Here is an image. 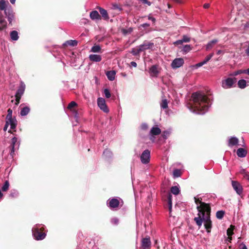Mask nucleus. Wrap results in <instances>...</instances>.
<instances>
[{
	"label": "nucleus",
	"instance_id": "nucleus-28",
	"mask_svg": "<svg viewBox=\"0 0 249 249\" xmlns=\"http://www.w3.org/2000/svg\"><path fill=\"white\" fill-rule=\"evenodd\" d=\"M98 9L103 18L105 19H108L109 17L107 11L101 7H99Z\"/></svg>",
	"mask_w": 249,
	"mask_h": 249
},
{
	"label": "nucleus",
	"instance_id": "nucleus-64",
	"mask_svg": "<svg viewBox=\"0 0 249 249\" xmlns=\"http://www.w3.org/2000/svg\"><path fill=\"white\" fill-rule=\"evenodd\" d=\"M244 72H245V73H247L249 75V68L247 70H244Z\"/></svg>",
	"mask_w": 249,
	"mask_h": 249
},
{
	"label": "nucleus",
	"instance_id": "nucleus-26",
	"mask_svg": "<svg viewBox=\"0 0 249 249\" xmlns=\"http://www.w3.org/2000/svg\"><path fill=\"white\" fill-rule=\"evenodd\" d=\"M90 18L92 20L100 19V16L97 11H92L90 13Z\"/></svg>",
	"mask_w": 249,
	"mask_h": 249
},
{
	"label": "nucleus",
	"instance_id": "nucleus-12",
	"mask_svg": "<svg viewBox=\"0 0 249 249\" xmlns=\"http://www.w3.org/2000/svg\"><path fill=\"white\" fill-rule=\"evenodd\" d=\"M19 146V143L18 142V139L14 137L12 139V143H11V150L10 154L13 157L15 150L16 149L18 148Z\"/></svg>",
	"mask_w": 249,
	"mask_h": 249
},
{
	"label": "nucleus",
	"instance_id": "nucleus-46",
	"mask_svg": "<svg viewBox=\"0 0 249 249\" xmlns=\"http://www.w3.org/2000/svg\"><path fill=\"white\" fill-rule=\"evenodd\" d=\"M213 56V53H211L209 54L208 55H207L203 60L204 61V63L206 64Z\"/></svg>",
	"mask_w": 249,
	"mask_h": 249
},
{
	"label": "nucleus",
	"instance_id": "nucleus-13",
	"mask_svg": "<svg viewBox=\"0 0 249 249\" xmlns=\"http://www.w3.org/2000/svg\"><path fill=\"white\" fill-rule=\"evenodd\" d=\"M153 46V43L145 41L143 42V44L139 45L138 47L140 48V50L143 52L145 50L152 48Z\"/></svg>",
	"mask_w": 249,
	"mask_h": 249
},
{
	"label": "nucleus",
	"instance_id": "nucleus-56",
	"mask_svg": "<svg viewBox=\"0 0 249 249\" xmlns=\"http://www.w3.org/2000/svg\"><path fill=\"white\" fill-rule=\"evenodd\" d=\"M244 73V70H239L237 71H236L234 72V75H237L239 74H241V73Z\"/></svg>",
	"mask_w": 249,
	"mask_h": 249
},
{
	"label": "nucleus",
	"instance_id": "nucleus-57",
	"mask_svg": "<svg viewBox=\"0 0 249 249\" xmlns=\"http://www.w3.org/2000/svg\"><path fill=\"white\" fill-rule=\"evenodd\" d=\"M210 6V4L209 3H205L203 5V7L205 9H207V8H209Z\"/></svg>",
	"mask_w": 249,
	"mask_h": 249
},
{
	"label": "nucleus",
	"instance_id": "nucleus-44",
	"mask_svg": "<svg viewBox=\"0 0 249 249\" xmlns=\"http://www.w3.org/2000/svg\"><path fill=\"white\" fill-rule=\"evenodd\" d=\"M241 173L243 175L244 178L249 180V174L245 170H242Z\"/></svg>",
	"mask_w": 249,
	"mask_h": 249
},
{
	"label": "nucleus",
	"instance_id": "nucleus-55",
	"mask_svg": "<svg viewBox=\"0 0 249 249\" xmlns=\"http://www.w3.org/2000/svg\"><path fill=\"white\" fill-rule=\"evenodd\" d=\"M141 127L142 129L145 130L148 128L147 124H142L141 125Z\"/></svg>",
	"mask_w": 249,
	"mask_h": 249
},
{
	"label": "nucleus",
	"instance_id": "nucleus-27",
	"mask_svg": "<svg viewBox=\"0 0 249 249\" xmlns=\"http://www.w3.org/2000/svg\"><path fill=\"white\" fill-rule=\"evenodd\" d=\"M161 133L160 129L158 127H153L150 132L151 135H158Z\"/></svg>",
	"mask_w": 249,
	"mask_h": 249
},
{
	"label": "nucleus",
	"instance_id": "nucleus-42",
	"mask_svg": "<svg viewBox=\"0 0 249 249\" xmlns=\"http://www.w3.org/2000/svg\"><path fill=\"white\" fill-rule=\"evenodd\" d=\"M171 134V131L170 130H166L163 132L162 134V136L164 139H167L168 137Z\"/></svg>",
	"mask_w": 249,
	"mask_h": 249
},
{
	"label": "nucleus",
	"instance_id": "nucleus-39",
	"mask_svg": "<svg viewBox=\"0 0 249 249\" xmlns=\"http://www.w3.org/2000/svg\"><path fill=\"white\" fill-rule=\"evenodd\" d=\"M141 52H142L140 50V48L139 47L137 48H133L131 50V53L134 55H138Z\"/></svg>",
	"mask_w": 249,
	"mask_h": 249
},
{
	"label": "nucleus",
	"instance_id": "nucleus-19",
	"mask_svg": "<svg viewBox=\"0 0 249 249\" xmlns=\"http://www.w3.org/2000/svg\"><path fill=\"white\" fill-rule=\"evenodd\" d=\"M238 139L235 137H231L229 138L228 142V145L229 147H233V146L237 145L238 144Z\"/></svg>",
	"mask_w": 249,
	"mask_h": 249
},
{
	"label": "nucleus",
	"instance_id": "nucleus-16",
	"mask_svg": "<svg viewBox=\"0 0 249 249\" xmlns=\"http://www.w3.org/2000/svg\"><path fill=\"white\" fill-rule=\"evenodd\" d=\"M151 241L150 238L145 237L142 239V249H148L151 246Z\"/></svg>",
	"mask_w": 249,
	"mask_h": 249
},
{
	"label": "nucleus",
	"instance_id": "nucleus-25",
	"mask_svg": "<svg viewBox=\"0 0 249 249\" xmlns=\"http://www.w3.org/2000/svg\"><path fill=\"white\" fill-rule=\"evenodd\" d=\"M218 42V40L216 39H214L210 41H209L206 46V50H210L212 48H213L214 45Z\"/></svg>",
	"mask_w": 249,
	"mask_h": 249
},
{
	"label": "nucleus",
	"instance_id": "nucleus-23",
	"mask_svg": "<svg viewBox=\"0 0 249 249\" xmlns=\"http://www.w3.org/2000/svg\"><path fill=\"white\" fill-rule=\"evenodd\" d=\"M236 154L238 157L244 158L246 156L247 152L245 149L243 148H239L237 149Z\"/></svg>",
	"mask_w": 249,
	"mask_h": 249
},
{
	"label": "nucleus",
	"instance_id": "nucleus-22",
	"mask_svg": "<svg viewBox=\"0 0 249 249\" xmlns=\"http://www.w3.org/2000/svg\"><path fill=\"white\" fill-rule=\"evenodd\" d=\"M89 59L91 61L98 62L101 61L102 57L99 54H91L89 55Z\"/></svg>",
	"mask_w": 249,
	"mask_h": 249
},
{
	"label": "nucleus",
	"instance_id": "nucleus-38",
	"mask_svg": "<svg viewBox=\"0 0 249 249\" xmlns=\"http://www.w3.org/2000/svg\"><path fill=\"white\" fill-rule=\"evenodd\" d=\"M160 107L163 109H166L168 107V102L166 99H163L160 103Z\"/></svg>",
	"mask_w": 249,
	"mask_h": 249
},
{
	"label": "nucleus",
	"instance_id": "nucleus-7",
	"mask_svg": "<svg viewBox=\"0 0 249 249\" xmlns=\"http://www.w3.org/2000/svg\"><path fill=\"white\" fill-rule=\"evenodd\" d=\"M32 231L33 236L36 240H40L45 238L46 233L45 232H40L37 227H34Z\"/></svg>",
	"mask_w": 249,
	"mask_h": 249
},
{
	"label": "nucleus",
	"instance_id": "nucleus-63",
	"mask_svg": "<svg viewBox=\"0 0 249 249\" xmlns=\"http://www.w3.org/2000/svg\"><path fill=\"white\" fill-rule=\"evenodd\" d=\"M122 31V32L123 33V34H126L128 33L127 31H126V30H125L124 29H123Z\"/></svg>",
	"mask_w": 249,
	"mask_h": 249
},
{
	"label": "nucleus",
	"instance_id": "nucleus-52",
	"mask_svg": "<svg viewBox=\"0 0 249 249\" xmlns=\"http://www.w3.org/2000/svg\"><path fill=\"white\" fill-rule=\"evenodd\" d=\"M171 196L170 195L168 198V207H170V206H172V198H171Z\"/></svg>",
	"mask_w": 249,
	"mask_h": 249
},
{
	"label": "nucleus",
	"instance_id": "nucleus-37",
	"mask_svg": "<svg viewBox=\"0 0 249 249\" xmlns=\"http://www.w3.org/2000/svg\"><path fill=\"white\" fill-rule=\"evenodd\" d=\"M101 47L99 45H94L91 49V52L93 53H99L101 51Z\"/></svg>",
	"mask_w": 249,
	"mask_h": 249
},
{
	"label": "nucleus",
	"instance_id": "nucleus-11",
	"mask_svg": "<svg viewBox=\"0 0 249 249\" xmlns=\"http://www.w3.org/2000/svg\"><path fill=\"white\" fill-rule=\"evenodd\" d=\"M184 64V60L183 58L179 57L175 59L171 63V66L173 69H177L183 65Z\"/></svg>",
	"mask_w": 249,
	"mask_h": 249
},
{
	"label": "nucleus",
	"instance_id": "nucleus-6",
	"mask_svg": "<svg viewBox=\"0 0 249 249\" xmlns=\"http://www.w3.org/2000/svg\"><path fill=\"white\" fill-rule=\"evenodd\" d=\"M140 159L143 164L148 163L150 159V151L148 149L143 151L140 156Z\"/></svg>",
	"mask_w": 249,
	"mask_h": 249
},
{
	"label": "nucleus",
	"instance_id": "nucleus-24",
	"mask_svg": "<svg viewBox=\"0 0 249 249\" xmlns=\"http://www.w3.org/2000/svg\"><path fill=\"white\" fill-rule=\"evenodd\" d=\"M116 72L114 71H108L106 73V75L110 81H113L115 79Z\"/></svg>",
	"mask_w": 249,
	"mask_h": 249
},
{
	"label": "nucleus",
	"instance_id": "nucleus-17",
	"mask_svg": "<svg viewBox=\"0 0 249 249\" xmlns=\"http://www.w3.org/2000/svg\"><path fill=\"white\" fill-rule=\"evenodd\" d=\"M149 72L151 76L157 77L160 73V71L157 65H153L150 68Z\"/></svg>",
	"mask_w": 249,
	"mask_h": 249
},
{
	"label": "nucleus",
	"instance_id": "nucleus-43",
	"mask_svg": "<svg viewBox=\"0 0 249 249\" xmlns=\"http://www.w3.org/2000/svg\"><path fill=\"white\" fill-rule=\"evenodd\" d=\"M9 187V182H8V181L6 180L4 182L3 186L2 187L1 190L3 191H6L7 190H8Z\"/></svg>",
	"mask_w": 249,
	"mask_h": 249
},
{
	"label": "nucleus",
	"instance_id": "nucleus-2",
	"mask_svg": "<svg viewBox=\"0 0 249 249\" xmlns=\"http://www.w3.org/2000/svg\"><path fill=\"white\" fill-rule=\"evenodd\" d=\"M195 203L197 205L196 209L198 211V217H195L194 220L199 227L204 222L205 216L210 214L211 207L209 204L202 202V198L197 196L194 197Z\"/></svg>",
	"mask_w": 249,
	"mask_h": 249
},
{
	"label": "nucleus",
	"instance_id": "nucleus-47",
	"mask_svg": "<svg viewBox=\"0 0 249 249\" xmlns=\"http://www.w3.org/2000/svg\"><path fill=\"white\" fill-rule=\"evenodd\" d=\"M104 93L105 95L106 98H109L110 97L111 94H110L109 90L108 89H105L104 91Z\"/></svg>",
	"mask_w": 249,
	"mask_h": 249
},
{
	"label": "nucleus",
	"instance_id": "nucleus-33",
	"mask_svg": "<svg viewBox=\"0 0 249 249\" xmlns=\"http://www.w3.org/2000/svg\"><path fill=\"white\" fill-rule=\"evenodd\" d=\"M171 192L174 195H177L179 193L180 190L178 187L175 186L171 187Z\"/></svg>",
	"mask_w": 249,
	"mask_h": 249
},
{
	"label": "nucleus",
	"instance_id": "nucleus-34",
	"mask_svg": "<svg viewBox=\"0 0 249 249\" xmlns=\"http://www.w3.org/2000/svg\"><path fill=\"white\" fill-rule=\"evenodd\" d=\"M234 229V226L233 225H231L230 228L227 229V234L228 236H232V235L233 234Z\"/></svg>",
	"mask_w": 249,
	"mask_h": 249
},
{
	"label": "nucleus",
	"instance_id": "nucleus-35",
	"mask_svg": "<svg viewBox=\"0 0 249 249\" xmlns=\"http://www.w3.org/2000/svg\"><path fill=\"white\" fill-rule=\"evenodd\" d=\"M225 214V212L223 211H218L216 213V216L217 218L221 219L223 218Z\"/></svg>",
	"mask_w": 249,
	"mask_h": 249
},
{
	"label": "nucleus",
	"instance_id": "nucleus-3",
	"mask_svg": "<svg viewBox=\"0 0 249 249\" xmlns=\"http://www.w3.org/2000/svg\"><path fill=\"white\" fill-rule=\"evenodd\" d=\"M0 10L4 11L5 15L8 19L9 24H12L15 17L13 10L11 6L9 5L8 1L4 0H0Z\"/></svg>",
	"mask_w": 249,
	"mask_h": 249
},
{
	"label": "nucleus",
	"instance_id": "nucleus-8",
	"mask_svg": "<svg viewBox=\"0 0 249 249\" xmlns=\"http://www.w3.org/2000/svg\"><path fill=\"white\" fill-rule=\"evenodd\" d=\"M97 105L99 108L104 112L108 113L109 112V109L104 98L102 97L98 98L97 99Z\"/></svg>",
	"mask_w": 249,
	"mask_h": 249
},
{
	"label": "nucleus",
	"instance_id": "nucleus-50",
	"mask_svg": "<svg viewBox=\"0 0 249 249\" xmlns=\"http://www.w3.org/2000/svg\"><path fill=\"white\" fill-rule=\"evenodd\" d=\"M148 19L151 20L153 23L156 22V18L152 16L151 14H149L148 16Z\"/></svg>",
	"mask_w": 249,
	"mask_h": 249
},
{
	"label": "nucleus",
	"instance_id": "nucleus-62",
	"mask_svg": "<svg viewBox=\"0 0 249 249\" xmlns=\"http://www.w3.org/2000/svg\"><path fill=\"white\" fill-rule=\"evenodd\" d=\"M246 53L247 54V55H249V46H248V47L246 49Z\"/></svg>",
	"mask_w": 249,
	"mask_h": 249
},
{
	"label": "nucleus",
	"instance_id": "nucleus-40",
	"mask_svg": "<svg viewBox=\"0 0 249 249\" xmlns=\"http://www.w3.org/2000/svg\"><path fill=\"white\" fill-rule=\"evenodd\" d=\"M18 195V192L16 190H13L11 191L9 195L12 198L17 197Z\"/></svg>",
	"mask_w": 249,
	"mask_h": 249
},
{
	"label": "nucleus",
	"instance_id": "nucleus-32",
	"mask_svg": "<svg viewBox=\"0 0 249 249\" xmlns=\"http://www.w3.org/2000/svg\"><path fill=\"white\" fill-rule=\"evenodd\" d=\"M247 86L246 81L244 79L239 80L238 82V86L241 89H244Z\"/></svg>",
	"mask_w": 249,
	"mask_h": 249
},
{
	"label": "nucleus",
	"instance_id": "nucleus-29",
	"mask_svg": "<svg viewBox=\"0 0 249 249\" xmlns=\"http://www.w3.org/2000/svg\"><path fill=\"white\" fill-rule=\"evenodd\" d=\"M77 45V41L75 40H70L66 41L63 44L64 46H75Z\"/></svg>",
	"mask_w": 249,
	"mask_h": 249
},
{
	"label": "nucleus",
	"instance_id": "nucleus-21",
	"mask_svg": "<svg viewBox=\"0 0 249 249\" xmlns=\"http://www.w3.org/2000/svg\"><path fill=\"white\" fill-rule=\"evenodd\" d=\"M12 112L13 111L11 108H9L7 110V115L6 117V120L10 121L12 123H17V121L15 118H12ZM14 124H13V125Z\"/></svg>",
	"mask_w": 249,
	"mask_h": 249
},
{
	"label": "nucleus",
	"instance_id": "nucleus-31",
	"mask_svg": "<svg viewBox=\"0 0 249 249\" xmlns=\"http://www.w3.org/2000/svg\"><path fill=\"white\" fill-rule=\"evenodd\" d=\"M30 110V109L29 107H25L21 109L20 114L21 116H26L29 113Z\"/></svg>",
	"mask_w": 249,
	"mask_h": 249
},
{
	"label": "nucleus",
	"instance_id": "nucleus-18",
	"mask_svg": "<svg viewBox=\"0 0 249 249\" xmlns=\"http://www.w3.org/2000/svg\"><path fill=\"white\" fill-rule=\"evenodd\" d=\"M13 124L12 123V122H11L10 121H8V120H6V123H5V124L4 126V128H3V130L4 131H6L7 129V128L9 126V125H10V130H9L8 131L9 132H11V130H14L16 129V127H17V123H14L13 122Z\"/></svg>",
	"mask_w": 249,
	"mask_h": 249
},
{
	"label": "nucleus",
	"instance_id": "nucleus-58",
	"mask_svg": "<svg viewBox=\"0 0 249 249\" xmlns=\"http://www.w3.org/2000/svg\"><path fill=\"white\" fill-rule=\"evenodd\" d=\"M130 64L132 66H133L134 67H136L137 65V63L134 61L131 62Z\"/></svg>",
	"mask_w": 249,
	"mask_h": 249
},
{
	"label": "nucleus",
	"instance_id": "nucleus-61",
	"mask_svg": "<svg viewBox=\"0 0 249 249\" xmlns=\"http://www.w3.org/2000/svg\"><path fill=\"white\" fill-rule=\"evenodd\" d=\"M232 240V237H231V236H228V239H227V241H228L229 242H231V241Z\"/></svg>",
	"mask_w": 249,
	"mask_h": 249
},
{
	"label": "nucleus",
	"instance_id": "nucleus-41",
	"mask_svg": "<svg viewBox=\"0 0 249 249\" xmlns=\"http://www.w3.org/2000/svg\"><path fill=\"white\" fill-rule=\"evenodd\" d=\"M181 176V171L179 169H176L173 171L174 178H178Z\"/></svg>",
	"mask_w": 249,
	"mask_h": 249
},
{
	"label": "nucleus",
	"instance_id": "nucleus-9",
	"mask_svg": "<svg viewBox=\"0 0 249 249\" xmlns=\"http://www.w3.org/2000/svg\"><path fill=\"white\" fill-rule=\"evenodd\" d=\"M231 185L234 190L236 192V193L241 195L243 193V187L241 184L237 181L234 180L231 181Z\"/></svg>",
	"mask_w": 249,
	"mask_h": 249
},
{
	"label": "nucleus",
	"instance_id": "nucleus-51",
	"mask_svg": "<svg viewBox=\"0 0 249 249\" xmlns=\"http://www.w3.org/2000/svg\"><path fill=\"white\" fill-rule=\"evenodd\" d=\"M239 249H248L246 245L244 243H241L239 245Z\"/></svg>",
	"mask_w": 249,
	"mask_h": 249
},
{
	"label": "nucleus",
	"instance_id": "nucleus-49",
	"mask_svg": "<svg viewBox=\"0 0 249 249\" xmlns=\"http://www.w3.org/2000/svg\"><path fill=\"white\" fill-rule=\"evenodd\" d=\"M103 155L106 157H109L111 155V152L109 150L106 149L103 152Z\"/></svg>",
	"mask_w": 249,
	"mask_h": 249
},
{
	"label": "nucleus",
	"instance_id": "nucleus-14",
	"mask_svg": "<svg viewBox=\"0 0 249 249\" xmlns=\"http://www.w3.org/2000/svg\"><path fill=\"white\" fill-rule=\"evenodd\" d=\"M7 28V22L4 18L2 15L0 14V33H2L3 31L4 32V34H7L6 29Z\"/></svg>",
	"mask_w": 249,
	"mask_h": 249
},
{
	"label": "nucleus",
	"instance_id": "nucleus-48",
	"mask_svg": "<svg viewBox=\"0 0 249 249\" xmlns=\"http://www.w3.org/2000/svg\"><path fill=\"white\" fill-rule=\"evenodd\" d=\"M77 106V104L74 101H71L68 106V109H71L72 108H73V107H75Z\"/></svg>",
	"mask_w": 249,
	"mask_h": 249
},
{
	"label": "nucleus",
	"instance_id": "nucleus-10",
	"mask_svg": "<svg viewBox=\"0 0 249 249\" xmlns=\"http://www.w3.org/2000/svg\"><path fill=\"white\" fill-rule=\"evenodd\" d=\"M120 202L117 198H112L109 199L107 201V204L111 209H115L119 206Z\"/></svg>",
	"mask_w": 249,
	"mask_h": 249
},
{
	"label": "nucleus",
	"instance_id": "nucleus-53",
	"mask_svg": "<svg viewBox=\"0 0 249 249\" xmlns=\"http://www.w3.org/2000/svg\"><path fill=\"white\" fill-rule=\"evenodd\" d=\"M206 63H204V61H202L198 63H197L196 65V66L197 67H201L203 65L205 64Z\"/></svg>",
	"mask_w": 249,
	"mask_h": 249
},
{
	"label": "nucleus",
	"instance_id": "nucleus-54",
	"mask_svg": "<svg viewBox=\"0 0 249 249\" xmlns=\"http://www.w3.org/2000/svg\"><path fill=\"white\" fill-rule=\"evenodd\" d=\"M172 1L178 3V4H183L184 1L182 0H171Z\"/></svg>",
	"mask_w": 249,
	"mask_h": 249
},
{
	"label": "nucleus",
	"instance_id": "nucleus-1",
	"mask_svg": "<svg viewBox=\"0 0 249 249\" xmlns=\"http://www.w3.org/2000/svg\"><path fill=\"white\" fill-rule=\"evenodd\" d=\"M211 104L205 93L202 91L194 92L191 97L187 107L192 112L203 114L208 110Z\"/></svg>",
	"mask_w": 249,
	"mask_h": 249
},
{
	"label": "nucleus",
	"instance_id": "nucleus-30",
	"mask_svg": "<svg viewBox=\"0 0 249 249\" xmlns=\"http://www.w3.org/2000/svg\"><path fill=\"white\" fill-rule=\"evenodd\" d=\"M11 39L14 41H17L18 38V33L16 31H13L10 34Z\"/></svg>",
	"mask_w": 249,
	"mask_h": 249
},
{
	"label": "nucleus",
	"instance_id": "nucleus-4",
	"mask_svg": "<svg viewBox=\"0 0 249 249\" xmlns=\"http://www.w3.org/2000/svg\"><path fill=\"white\" fill-rule=\"evenodd\" d=\"M236 78L235 77H228L221 82V86L225 89H231L235 86Z\"/></svg>",
	"mask_w": 249,
	"mask_h": 249
},
{
	"label": "nucleus",
	"instance_id": "nucleus-20",
	"mask_svg": "<svg viewBox=\"0 0 249 249\" xmlns=\"http://www.w3.org/2000/svg\"><path fill=\"white\" fill-rule=\"evenodd\" d=\"M191 40L190 38L187 36L184 35L182 39L178 40L174 42V44L177 46L181 45L183 42H189Z\"/></svg>",
	"mask_w": 249,
	"mask_h": 249
},
{
	"label": "nucleus",
	"instance_id": "nucleus-15",
	"mask_svg": "<svg viewBox=\"0 0 249 249\" xmlns=\"http://www.w3.org/2000/svg\"><path fill=\"white\" fill-rule=\"evenodd\" d=\"M210 214H208L205 216L204 221V227L208 233H210L211 232L212 229V221L210 220Z\"/></svg>",
	"mask_w": 249,
	"mask_h": 249
},
{
	"label": "nucleus",
	"instance_id": "nucleus-60",
	"mask_svg": "<svg viewBox=\"0 0 249 249\" xmlns=\"http://www.w3.org/2000/svg\"><path fill=\"white\" fill-rule=\"evenodd\" d=\"M149 25H149V24L145 23H143V24L142 25V26L143 27H148V26H149Z\"/></svg>",
	"mask_w": 249,
	"mask_h": 249
},
{
	"label": "nucleus",
	"instance_id": "nucleus-59",
	"mask_svg": "<svg viewBox=\"0 0 249 249\" xmlns=\"http://www.w3.org/2000/svg\"><path fill=\"white\" fill-rule=\"evenodd\" d=\"M245 29H249V23L247 22L244 25Z\"/></svg>",
	"mask_w": 249,
	"mask_h": 249
},
{
	"label": "nucleus",
	"instance_id": "nucleus-45",
	"mask_svg": "<svg viewBox=\"0 0 249 249\" xmlns=\"http://www.w3.org/2000/svg\"><path fill=\"white\" fill-rule=\"evenodd\" d=\"M111 223L115 225H117L119 224V219L117 217H113L111 219Z\"/></svg>",
	"mask_w": 249,
	"mask_h": 249
},
{
	"label": "nucleus",
	"instance_id": "nucleus-5",
	"mask_svg": "<svg viewBox=\"0 0 249 249\" xmlns=\"http://www.w3.org/2000/svg\"><path fill=\"white\" fill-rule=\"evenodd\" d=\"M25 89V85L22 82H21L20 85L19 87L18 88V89L17 90V91L16 93V94H15V98H16L15 105H16V106H18V104L19 103V101L21 99V97L24 92Z\"/></svg>",
	"mask_w": 249,
	"mask_h": 249
},
{
	"label": "nucleus",
	"instance_id": "nucleus-36",
	"mask_svg": "<svg viewBox=\"0 0 249 249\" xmlns=\"http://www.w3.org/2000/svg\"><path fill=\"white\" fill-rule=\"evenodd\" d=\"M192 49V47L190 45H185L183 46L182 49V52L183 53H186L190 52Z\"/></svg>",
	"mask_w": 249,
	"mask_h": 249
}]
</instances>
